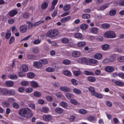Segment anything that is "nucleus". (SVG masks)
Returning a JSON list of instances; mask_svg holds the SVG:
<instances>
[{
  "mask_svg": "<svg viewBox=\"0 0 124 124\" xmlns=\"http://www.w3.org/2000/svg\"><path fill=\"white\" fill-rule=\"evenodd\" d=\"M88 27L87 25L85 24H82L80 26V28L83 30H85Z\"/></svg>",
  "mask_w": 124,
  "mask_h": 124,
  "instance_id": "38",
  "label": "nucleus"
},
{
  "mask_svg": "<svg viewBox=\"0 0 124 124\" xmlns=\"http://www.w3.org/2000/svg\"><path fill=\"white\" fill-rule=\"evenodd\" d=\"M18 114L24 117H29L32 116L31 110L28 108H23L19 109L18 111Z\"/></svg>",
  "mask_w": 124,
  "mask_h": 124,
  "instance_id": "1",
  "label": "nucleus"
},
{
  "mask_svg": "<svg viewBox=\"0 0 124 124\" xmlns=\"http://www.w3.org/2000/svg\"><path fill=\"white\" fill-rule=\"evenodd\" d=\"M34 95L36 97H39L41 96V94L39 92L35 91L33 93Z\"/></svg>",
  "mask_w": 124,
  "mask_h": 124,
  "instance_id": "48",
  "label": "nucleus"
},
{
  "mask_svg": "<svg viewBox=\"0 0 124 124\" xmlns=\"http://www.w3.org/2000/svg\"><path fill=\"white\" fill-rule=\"evenodd\" d=\"M104 37L107 38H114L116 37V35L112 31H108L106 32L104 35Z\"/></svg>",
  "mask_w": 124,
  "mask_h": 124,
  "instance_id": "2",
  "label": "nucleus"
},
{
  "mask_svg": "<svg viewBox=\"0 0 124 124\" xmlns=\"http://www.w3.org/2000/svg\"><path fill=\"white\" fill-rule=\"evenodd\" d=\"M114 70L112 66H107L105 68V70L108 72H112Z\"/></svg>",
  "mask_w": 124,
  "mask_h": 124,
  "instance_id": "6",
  "label": "nucleus"
},
{
  "mask_svg": "<svg viewBox=\"0 0 124 124\" xmlns=\"http://www.w3.org/2000/svg\"><path fill=\"white\" fill-rule=\"evenodd\" d=\"M72 54L73 57H77L80 56V53L79 52L75 51L73 52L72 53Z\"/></svg>",
  "mask_w": 124,
  "mask_h": 124,
  "instance_id": "10",
  "label": "nucleus"
},
{
  "mask_svg": "<svg viewBox=\"0 0 124 124\" xmlns=\"http://www.w3.org/2000/svg\"><path fill=\"white\" fill-rule=\"evenodd\" d=\"M31 85L33 87L35 88L39 87L38 83L35 81H32L30 82Z\"/></svg>",
  "mask_w": 124,
  "mask_h": 124,
  "instance_id": "8",
  "label": "nucleus"
},
{
  "mask_svg": "<svg viewBox=\"0 0 124 124\" xmlns=\"http://www.w3.org/2000/svg\"><path fill=\"white\" fill-rule=\"evenodd\" d=\"M23 71L24 72H26L28 69V67L26 65H23L21 66Z\"/></svg>",
  "mask_w": 124,
  "mask_h": 124,
  "instance_id": "16",
  "label": "nucleus"
},
{
  "mask_svg": "<svg viewBox=\"0 0 124 124\" xmlns=\"http://www.w3.org/2000/svg\"><path fill=\"white\" fill-rule=\"evenodd\" d=\"M109 59L110 62H113L115 61V57L113 56H111Z\"/></svg>",
  "mask_w": 124,
  "mask_h": 124,
  "instance_id": "59",
  "label": "nucleus"
},
{
  "mask_svg": "<svg viewBox=\"0 0 124 124\" xmlns=\"http://www.w3.org/2000/svg\"><path fill=\"white\" fill-rule=\"evenodd\" d=\"M96 119V118L94 116H90L87 118L88 120L91 122L95 121Z\"/></svg>",
  "mask_w": 124,
  "mask_h": 124,
  "instance_id": "18",
  "label": "nucleus"
},
{
  "mask_svg": "<svg viewBox=\"0 0 124 124\" xmlns=\"http://www.w3.org/2000/svg\"><path fill=\"white\" fill-rule=\"evenodd\" d=\"M119 4L121 6H124V0H119Z\"/></svg>",
  "mask_w": 124,
  "mask_h": 124,
  "instance_id": "64",
  "label": "nucleus"
},
{
  "mask_svg": "<svg viewBox=\"0 0 124 124\" xmlns=\"http://www.w3.org/2000/svg\"><path fill=\"white\" fill-rule=\"evenodd\" d=\"M117 61L119 62H124V56H120L118 57Z\"/></svg>",
  "mask_w": 124,
  "mask_h": 124,
  "instance_id": "50",
  "label": "nucleus"
},
{
  "mask_svg": "<svg viewBox=\"0 0 124 124\" xmlns=\"http://www.w3.org/2000/svg\"><path fill=\"white\" fill-rule=\"evenodd\" d=\"M94 57L95 59H100L102 58V55L101 54L97 53L94 55Z\"/></svg>",
  "mask_w": 124,
  "mask_h": 124,
  "instance_id": "21",
  "label": "nucleus"
},
{
  "mask_svg": "<svg viewBox=\"0 0 124 124\" xmlns=\"http://www.w3.org/2000/svg\"><path fill=\"white\" fill-rule=\"evenodd\" d=\"M39 61L41 62V63L42 64H46L48 63V61L47 60L45 59H42L40 60H39Z\"/></svg>",
  "mask_w": 124,
  "mask_h": 124,
  "instance_id": "34",
  "label": "nucleus"
},
{
  "mask_svg": "<svg viewBox=\"0 0 124 124\" xmlns=\"http://www.w3.org/2000/svg\"><path fill=\"white\" fill-rule=\"evenodd\" d=\"M17 13L16 10H13L9 12V15L13 17Z\"/></svg>",
  "mask_w": 124,
  "mask_h": 124,
  "instance_id": "13",
  "label": "nucleus"
},
{
  "mask_svg": "<svg viewBox=\"0 0 124 124\" xmlns=\"http://www.w3.org/2000/svg\"><path fill=\"white\" fill-rule=\"evenodd\" d=\"M93 94L92 96H94L98 98L101 99L102 98V96L101 94L99 93L96 92Z\"/></svg>",
  "mask_w": 124,
  "mask_h": 124,
  "instance_id": "24",
  "label": "nucleus"
},
{
  "mask_svg": "<svg viewBox=\"0 0 124 124\" xmlns=\"http://www.w3.org/2000/svg\"><path fill=\"white\" fill-rule=\"evenodd\" d=\"M71 91V90L70 88L66 86L62 87V91L66 92H70Z\"/></svg>",
  "mask_w": 124,
  "mask_h": 124,
  "instance_id": "27",
  "label": "nucleus"
},
{
  "mask_svg": "<svg viewBox=\"0 0 124 124\" xmlns=\"http://www.w3.org/2000/svg\"><path fill=\"white\" fill-rule=\"evenodd\" d=\"M27 76L29 78H33L35 75L34 73L32 72L28 73L27 74Z\"/></svg>",
  "mask_w": 124,
  "mask_h": 124,
  "instance_id": "28",
  "label": "nucleus"
},
{
  "mask_svg": "<svg viewBox=\"0 0 124 124\" xmlns=\"http://www.w3.org/2000/svg\"><path fill=\"white\" fill-rule=\"evenodd\" d=\"M46 70L48 72H52L54 71V68L51 67H48L46 69Z\"/></svg>",
  "mask_w": 124,
  "mask_h": 124,
  "instance_id": "51",
  "label": "nucleus"
},
{
  "mask_svg": "<svg viewBox=\"0 0 124 124\" xmlns=\"http://www.w3.org/2000/svg\"><path fill=\"white\" fill-rule=\"evenodd\" d=\"M88 89L91 92V94L92 95H93V94H94L96 92L94 88L92 86L89 87Z\"/></svg>",
  "mask_w": 124,
  "mask_h": 124,
  "instance_id": "14",
  "label": "nucleus"
},
{
  "mask_svg": "<svg viewBox=\"0 0 124 124\" xmlns=\"http://www.w3.org/2000/svg\"><path fill=\"white\" fill-rule=\"evenodd\" d=\"M27 27L24 25H22L20 27V30L22 33L25 32L27 30Z\"/></svg>",
  "mask_w": 124,
  "mask_h": 124,
  "instance_id": "7",
  "label": "nucleus"
},
{
  "mask_svg": "<svg viewBox=\"0 0 124 124\" xmlns=\"http://www.w3.org/2000/svg\"><path fill=\"white\" fill-rule=\"evenodd\" d=\"M8 102L11 103H14L15 102V100L12 98H9L8 99Z\"/></svg>",
  "mask_w": 124,
  "mask_h": 124,
  "instance_id": "56",
  "label": "nucleus"
},
{
  "mask_svg": "<svg viewBox=\"0 0 124 124\" xmlns=\"http://www.w3.org/2000/svg\"><path fill=\"white\" fill-rule=\"evenodd\" d=\"M19 76L20 77H23L26 75V74L22 72H20L18 73Z\"/></svg>",
  "mask_w": 124,
  "mask_h": 124,
  "instance_id": "63",
  "label": "nucleus"
},
{
  "mask_svg": "<svg viewBox=\"0 0 124 124\" xmlns=\"http://www.w3.org/2000/svg\"><path fill=\"white\" fill-rule=\"evenodd\" d=\"M25 90V88L24 87H20L18 89V91L20 93L23 92Z\"/></svg>",
  "mask_w": 124,
  "mask_h": 124,
  "instance_id": "62",
  "label": "nucleus"
},
{
  "mask_svg": "<svg viewBox=\"0 0 124 124\" xmlns=\"http://www.w3.org/2000/svg\"><path fill=\"white\" fill-rule=\"evenodd\" d=\"M88 80L91 82H93L95 81L96 80L95 78L92 76H89L87 78Z\"/></svg>",
  "mask_w": 124,
  "mask_h": 124,
  "instance_id": "26",
  "label": "nucleus"
},
{
  "mask_svg": "<svg viewBox=\"0 0 124 124\" xmlns=\"http://www.w3.org/2000/svg\"><path fill=\"white\" fill-rule=\"evenodd\" d=\"M82 34L80 33H76L74 35V36L75 38H80L82 37Z\"/></svg>",
  "mask_w": 124,
  "mask_h": 124,
  "instance_id": "37",
  "label": "nucleus"
},
{
  "mask_svg": "<svg viewBox=\"0 0 124 124\" xmlns=\"http://www.w3.org/2000/svg\"><path fill=\"white\" fill-rule=\"evenodd\" d=\"M47 41L49 43H50L51 45L53 46H56V42L50 40V39H48Z\"/></svg>",
  "mask_w": 124,
  "mask_h": 124,
  "instance_id": "47",
  "label": "nucleus"
},
{
  "mask_svg": "<svg viewBox=\"0 0 124 124\" xmlns=\"http://www.w3.org/2000/svg\"><path fill=\"white\" fill-rule=\"evenodd\" d=\"M85 44L84 42H81L78 43V46L79 47H82L84 46Z\"/></svg>",
  "mask_w": 124,
  "mask_h": 124,
  "instance_id": "40",
  "label": "nucleus"
},
{
  "mask_svg": "<svg viewBox=\"0 0 124 124\" xmlns=\"http://www.w3.org/2000/svg\"><path fill=\"white\" fill-rule=\"evenodd\" d=\"M2 106L5 107H8L10 106L9 103L7 102L4 101L2 103Z\"/></svg>",
  "mask_w": 124,
  "mask_h": 124,
  "instance_id": "42",
  "label": "nucleus"
},
{
  "mask_svg": "<svg viewBox=\"0 0 124 124\" xmlns=\"http://www.w3.org/2000/svg\"><path fill=\"white\" fill-rule=\"evenodd\" d=\"M80 60L81 62L82 63L87 62V60L86 58L83 57L81 58L80 59Z\"/></svg>",
  "mask_w": 124,
  "mask_h": 124,
  "instance_id": "53",
  "label": "nucleus"
},
{
  "mask_svg": "<svg viewBox=\"0 0 124 124\" xmlns=\"http://www.w3.org/2000/svg\"><path fill=\"white\" fill-rule=\"evenodd\" d=\"M101 27L103 29H106L109 27L110 25L108 23H104L101 25Z\"/></svg>",
  "mask_w": 124,
  "mask_h": 124,
  "instance_id": "22",
  "label": "nucleus"
},
{
  "mask_svg": "<svg viewBox=\"0 0 124 124\" xmlns=\"http://www.w3.org/2000/svg\"><path fill=\"white\" fill-rule=\"evenodd\" d=\"M65 96L67 99L70 100L74 97V96L72 94L70 93H67L65 95Z\"/></svg>",
  "mask_w": 124,
  "mask_h": 124,
  "instance_id": "15",
  "label": "nucleus"
},
{
  "mask_svg": "<svg viewBox=\"0 0 124 124\" xmlns=\"http://www.w3.org/2000/svg\"><path fill=\"white\" fill-rule=\"evenodd\" d=\"M73 91L74 93L77 94H79L81 93V91L80 90L76 88H74Z\"/></svg>",
  "mask_w": 124,
  "mask_h": 124,
  "instance_id": "32",
  "label": "nucleus"
},
{
  "mask_svg": "<svg viewBox=\"0 0 124 124\" xmlns=\"http://www.w3.org/2000/svg\"><path fill=\"white\" fill-rule=\"evenodd\" d=\"M5 85L8 86H12L13 85L14 83L12 81H8L6 82Z\"/></svg>",
  "mask_w": 124,
  "mask_h": 124,
  "instance_id": "19",
  "label": "nucleus"
},
{
  "mask_svg": "<svg viewBox=\"0 0 124 124\" xmlns=\"http://www.w3.org/2000/svg\"><path fill=\"white\" fill-rule=\"evenodd\" d=\"M44 20H41L36 22L34 23V26L38 25L42 23H44Z\"/></svg>",
  "mask_w": 124,
  "mask_h": 124,
  "instance_id": "55",
  "label": "nucleus"
},
{
  "mask_svg": "<svg viewBox=\"0 0 124 124\" xmlns=\"http://www.w3.org/2000/svg\"><path fill=\"white\" fill-rule=\"evenodd\" d=\"M33 65L35 67L38 69H40L42 66V64L39 62H34Z\"/></svg>",
  "mask_w": 124,
  "mask_h": 124,
  "instance_id": "3",
  "label": "nucleus"
},
{
  "mask_svg": "<svg viewBox=\"0 0 124 124\" xmlns=\"http://www.w3.org/2000/svg\"><path fill=\"white\" fill-rule=\"evenodd\" d=\"M27 58L28 60H35L36 58V56L33 54H27Z\"/></svg>",
  "mask_w": 124,
  "mask_h": 124,
  "instance_id": "5",
  "label": "nucleus"
},
{
  "mask_svg": "<svg viewBox=\"0 0 124 124\" xmlns=\"http://www.w3.org/2000/svg\"><path fill=\"white\" fill-rule=\"evenodd\" d=\"M48 5V3L45 2L42 4L41 6V8L43 10L45 9L47 7Z\"/></svg>",
  "mask_w": 124,
  "mask_h": 124,
  "instance_id": "31",
  "label": "nucleus"
},
{
  "mask_svg": "<svg viewBox=\"0 0 124 124\" xmlns=\"http://www.w3.org/2000/svg\"><path fill=\"white\" fill-rule=\"evenodd\" d=\"M109 5V4L108 3H106L101 6L98 9V10H104L105 9L108 7Z\"/></svg>",
  "mask_w": 124,
  "mask_h": 124,
  "instance_id": "4",
  "label": "nucleus"
},
{
  "mask_svg": "<svg viewBox=\"0 0 124 124\" xmlns=\"http://www.w3.org/2000/svg\"><path fill=\"white\" fill-rule=\"evenodd\" d=\"M51 32H49V33H48L49 34V33H51L52 32L53 33V36H54V37L57 36L58 34V31L56 29L52 30V31H50Z\"/></svg>",
  "mask_w": 124,
  "mask_h": 124,
  "instance_id": "11",
  "label": "nucleus"
},
{
  "mask_svg": "<svg viewBox=\"0 0 124 124\" xmlns=\"http://www.w3.org/2000/svg\"><path fill=\"white\" fill-rule=\"evenodd\" d=\"M70 7V5L69 4L65 5L63 7V9L65 11H67L69 10Z\"/></svg>",
  "mask_w": 124,
  "mask_h": 124,
  "instance_id": "44",
  "label": "nucleus"
},
{
  "mask_svg": "<svg viewBox=\"0 0 124 124\" xmlns=\"http://www.w3.org/2000/svg\"><path fill=\"white\" fill-rule=\"evenodd\" d=\"M63 73L65 75L67 76H70L71 75V73L68 70L65 71L63 72Z\"/></svg>",
  "mask_w": 124,
  "mask_h": 124,
  "instance_id": "36",
  "label": "nucleus"
},
{
  "mask_svg": "<svg viewBox=\"0 0 124 124\" xmlns=\"http://www.w3.org/2000/svg\"><path fill=\"white\" fill-rule=\"evenodd\" d=\"M70 102L72 104L75 105H77L79 104V103L77 101L74 99H71Z\"/></svg>",
  "mask_w": 124,
  "mask_h": 124,
  "instance_id": "29",
  "label": "nucleus"
},
{
  "mask_svg": "<svg viewBox=\"0 0 124 124\" xmlns=\"http://www.w3.org/2000/svg\"><path fill=\"white\" fill-rule=\"evenodd\" d=\"M16 94L15 91L13 90H8V94L9 95L14 96Z\"/></svg>",
  "mask_w": 124,
  "mask_h": 124,
  "instance_id": "17",
  "label": "nucleus"
},
{
  "mask_svg": "<svg viewBox=\"0 0 124 124\" xmlns=\"http://www.w3.org/2000/svg\"><path fill=\"white\" fill-rule=\"evenodd\" d=\"M46 98L48 101H51L53 100V98L50 96H46Z\"/></svg>",
  "mask_w": 124,
  "mask_h": 124,
  "instance_id": "52",
  "label": "nucleus"
},
{
  "mask_svg": "<svg viewBox=\"0 0 124 124\" xmlns=\"http://www.w3.org/2000/svg\"><path fill=\"white\" fill-rule=\"evenodd\" d=\"M90 17V15L88 14H85L82 15V17L83 18L88 19Z\"/></svg>",
  "mask_w": 124,
  "mask_h": 124,
  "instance_id": "30",
  "label": "nucleus"
},
{
  "mask_svg": "<svg viewBox=\"0 0 124 124\" xmlns=\"http://www.w3.org/2000/svg\"><path fill=\"white\" fill-rule=\"evenodd\" d=\"M43 118L45 121H49L51 119V117L50 115H45L43 116Z\"/></svg>",
  "mask_w": 124,
  "mask_h": 124,
  "instance_id": "12",
  "label": "nucleus"
},
{
  "mask_svg": "<svg viewBox=\"0 0 124 124\" xmlns=\"http://www.w3.org/2000/svg\"><path fill=\"white\" fill-rule=\"evenodd\" d=\"M73 72L74 74L76 76H79L81 73L79 71H74Z\"/></svg>",
  "mask_w": 124,
  "mask_h": 124,
  "instance_id": "60",
  "label": "nucleus"
},
{
  "mask_svg": "<svg viewBox=\"0 0 124 124\" xmlns=\"http://www.w3.org/2000/svg\"><path fill=\"white\" fill-rule=\"evenodd\" d=\"M1 92L4 95H6L8 94V90L6 89L2 90L1 89Z\"/></svg>",
  "mask_w": 124,
  "mask_h": 124,
  "instance_id": "46",
  "label": "nucleus"
},
{
  "mask_svg": "<svg viewBox=\"0 0 124 124\" xmlns=\"http://www.w3.org/2000/svg\"><path fill=\"white\" fill-rule=\"evenodd\" d=\"M6 39H9L11 36V33L9 31H8L6 33Z\"/></svg>",
  "mask_w": 124,
  "mask_h": 124,
  "instance_id": "57",
  "label": "nucleus"
},
{
  "mask_svg": "<svg viewBox=\"0 0 124 124\" xmlns=\"http://www.w3.org/2000/svg\"><path fill=\"white\" fill-rule=\"evenodd\" d=\"M116 12L114 10H112L110 11L109 12V15L111 16H114L116 14Z\"/></svg>",
  "mask_w": 124,
  "mask_h": 124,
  "instance_id": "41",
  "label": "nucleus"
},
{
  "mask_svg": "<svg viewBox=\"0 0 124 124\" xmlns=\"http://www.w3.org/2000/svg\"><path fill=\"white\" fill-rule=\"evenodd\" d=\"M12 106L14 108L16 109L18 108L19 107V105L15 102L13 103Z\"/></svg>",
  "mask_w": 124,
  "mask_h": 124,
  "instance_id": "58",
  "label": "nucleus"
},
{
  "mask_svg": "<svg viewBox=\"0 0 124 124\" xmlns=\"http://www.w3.org/2000/svg\"><path fill=\"white\" fill-rule=\"evenodd\" d=\"M39 50L38 47H35L33 49L32 52L34 54H37L38 53Z\"/></svg>",
  "mask_w": 124,
  "mask_h": 124,
  "instance_id": "54",
  "label": "nucleus"
},
{
  "mask_svg": "<svg viewBox=\"0 0 124 124\" xmlns=\"http://www.w3.org/2000/svg\"><path fill=\"white\" fill-rule=\"evenodd\" d=\"M98 29L96 27H93L91 29L90 31L93 33L96 34L98 31Z\"/></svg>",
  "mask_w": 124,
  "mask_h": 124,
  "instance_id": "23",
  "label": "nucleus"
},
{
  "mask_svg": "<svg viewBox=\"0 0 124 124\" xmlns=\"http://www.w3.org/2000/svg\"><path fill=\"white\" fill-rule=\"evenodd\" d=\"M79 112L81 114H85L87 113L86 110L84 109H81L79 110Z\"/></svg>",
  "mask_w": 124,
  "mask_h": 124,
  "instance_id": "49",
  "label": "nucleus"
},
{
  "mask_svg": "<svg viewBox=\"0 0 124 124\" xmlns=\"http://www.w3.org/2000/svg\"><path fill=\"white\" fill-rule=\"evenodd\" d=\"M55 111L57 113L61 114L62 112V109L60 108H56L55 109Z\"/></svg>",
  "mask_w": 124,
  "mask_h": 124,
  "instance_id": "39",
  "label": "nucleus"
},
{
  "mask_svg": "<svg viewBox=\"0 0 124 124\" xmlns=\"http://www.w3.org/2000/svg\"><path fill=\"white\" fill-rule=\"evenodd\" d=\"M115 84L117 86H122L124 85V83L121 81L119 80L115 82Z\"/></svg>",
  "mask_w": 124,
  "mask_h": 124,
  "instance_id": "9",
  "label": "nucleus"
},
{
  "mask_svg": "<svg viewBox=\"0 0 124 124\" xmlns=\"http://www.w3.org/2000/svg\"><path fill=\"white\" fill-rule=\"evenodd\" d=\"M84 73L85 75H94V73L93 72L87 70L84 71Z\"/></svg>",
  "mask_w": 124,
  "mask_h": 124,
  "instance_id": "25",
  "label": "nucleus"
},
{
  "mask_svg": "<svg viewBox=\"0 0 124 124\" xmlns=\"http://www.w3.org/2000/svg\"><path fill=\"white\" fill-rule=\"evenodd\" d=\"M63 63L66 65H69L71 63V62L70 61L67 60L65 59L63 60Z\"/></svg>",
  "mask_w": 124,
  "mask_h": 124,
  "instance_id": "45",
  "label": "nucleus"
},
{
  "mask_svg": "<svg viewBox=\"0 0 124 124\" xmlns=\"http://www.w3.org/2000/svg\"><path fill=\"white\" fill-rule=\"evenodd\" d=\"M109 47V46L107 44L103 45L101 46L102 49L104 50H107Z\"/></svg>",
  "mask_w": 124,
  "mask_h": 124,
  "instance_id": "33",
  "label": "nucleus"
},
{
  "mask_svg": "<svg viewBox=\"0 0 124 124\" xmlns=\"http://www.w3.org/2000/svg\"><path fill=\"white\" fill-rule=\"evenodd\" d=\"M70 18V16L62 18V22H67L69 21Z\"/></svg>",
  "mask_w": 124,
  "mask_h": 124,
  "instance_id": "43",
  "label": "nucleus"
},
{
  "mask_svg": "<svg viewBox=\"0 0 124 124\" xmlns=\"http://www.w3.org/2000/svg\"><path fill=\"white\" fill-rule=\"evenodd\" d=\"M43 112L45 113H47L48 112L49 109L48 108L44 107L42 108Z\"/></svg>",
  "mask_w": 124,
  "mask_h": 124,
  "instance_id": "61",
  "label": "nucleus"
},
{
  "mask_svg": "<svg viewBox=\"0 0 124 124\" xmlns=\"http://www.w3.org/2000/svg\"><path fill=\"white\" fill-rule=\"evenodd\" d=\"M8 77L11 79H15L17 78V76L15 74H13L12 75H9Z\"/></svg>",
  "mask_w": 124,
  "mask_h": 124,
  "instance_id": "20",
  "label": "nucleus"
},
{
  "mask_svg": "<svg viewBox=\"0 0 124 124\" xmlns=\"http://www.w3.org/2000/svg\"><path fill=\"white\" fill-rule=\"evenodd\" d=\"M89 61L90 63L93 64H97L98 62L97 60L94 59H89Z\"/></svg>",
  "mask_w": 124,
  "mask_h": 124,
  "instance_id": "35",
  "label": "nucleus"
}]
</instances>
